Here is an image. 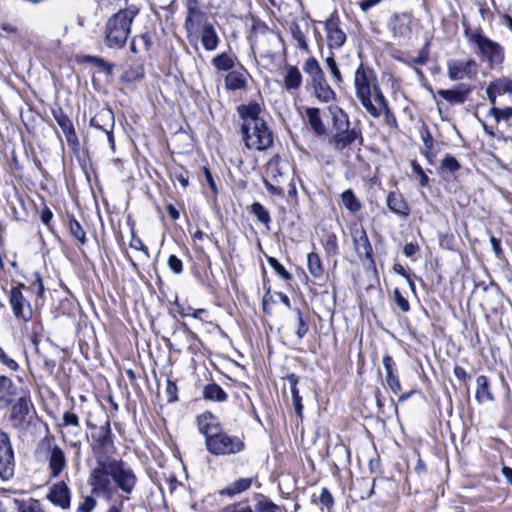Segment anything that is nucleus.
Instances as JSON below:
<instances>
[{"label":"nucleus","instance_id":"1","mask_svg":"<svg viewBox=\"0 0 512 512\" xmlns=\"http://www.w3.org/2000/svg\"><path fill=\"white\" fill-rule=\"evenodd\" d=\"M92 451L96 462L88 476L92 493L105 501H111L119 490L122 498L129 500L138 478L124 461L113 457L115 446L108 423L100 427L94 437Z\"/></svg>","mask_w":512,"mask_h":512},{"label":"nucleus","instance_id":"2","mask_svg":"<svg viewBox=\"0 0 512 512\" xmlns=\"http://www.w3.org/2000/svg\"><path fill=\"white\" fill-rule=\"evenodd\" d=\"M242 120L241 134L245 146L253 150H266L273 144V134L266 121L260 116L262 108L256 101L237 107Z\"/></svg>","mask_w":512,"mask_h":512},{"label":"nucleus","instance_id":"3","mask_svg":"<svg viewBox=\"0 0 512 512\" xmlns=\"http://www.w3.org/2000/svg\"><path fill=\"white\" fill-rule=\"evenodd\" d=\"M139 8L129 5L110 16L105 24L104 42L109 48L125 46L131 32V24L138 15Z\"/></svg>","mask_w":512,"mask_h":512},{"label":"nucleus","instance_id":"4","mask_svg":"<svg viewBox=\"0 0 512 512\" xmlns=\"http://www.w3.org/2000/svg\"><path fill=\"white\" fill-rule=\"evenodd\" d=\"M466 37L474 53L489 69L502 68L505 49L500 43L487 37L481 30L466 32Z\"/></svg>","mask_w":512,"mask_h":512},{"label":"nucleus","instance_id":"5","mask_svg":"<svg viewBox=\"0 0 512 512\" xmlns=\"http://www.w3.org/2000/svg\"><path fill=\"white\" fill-rule=\"evenodd\" d=\"M354 87L356 97L368 113H377L373 104L378 101V95L384 96L372 69L360 64L355 71Z\"/></svg>","mask_w":512,"mask_h":512},{"label":"nucleus","instance_id":"6","mask_svg":"<svg viewBox=\"0 0 512 512\" xmlns=\"http://www.w3.org/2000/svg\"><path fill=\"white\" fill-rule=\"evenodd\" d=\"M207 450L216 456L232 455L241 452L245 445L237 436L228 435L221 430L205 439Z\"/></svg>","mask_w":512,"mask_h":512},{"label":"nucleus","instance_id":"7","mask_svg":"<svg viewBox=\"0 0 512 512\" xmlns=\"http://www.w3.org/2000/svg\"><path fill=\"white\" fill-rule=\"evenodd\" d=\"M394 38L409 39L413 32L414 18L411 12H395L387 23Z\"/></svg>","mask_w":512,"mask_h":512},{"label":"nucleus","instance_id":"8","mask_svg":"<svg viewBox=\"0 0 512 512\" xmlns=\"http://www.w3.org/2000/svg\"><path fill=\"white\" fill-rule=\"evenodd\" d=\"M15 470L14 451L6 433L0 430V478L9 480Z\"/></svg>","mask_w":512,"mask_h":512},{"label":"nucleus","instance_id":"9","mask_svg":"<svg viewBox=\"0 0 512 512\" xmlns=\"http://www.w3.org/2000/svg\"><path fill=\"white\" fill-rule=\"evenodd\" d=\"M22 287L23 285H20L11 289L9 301L15 317L28 322L32 319L33 311L29 301L23 296Z\"/></svg>","mask_w":512,"mask_h":512},{"label":"nucleus","instance_id":"10","mask_svg":"<svg viewBox=\"0 0 512 512\" xmlns=\"http://www.w3.org/2000/svg\"><path fill=\"white\" fill-rule=\"evenodd\" d=\"M478 64L474 59L466 61L451 60L447 64L448 77L452 81L473 78L477 74Z\"/></svg>","mask_w":512,"mask_h":512},{"label":"nucleus","instance_id":"11","mask_svg":"<svg viewBox=\"0 0 512 512\" xmlns=\"http://www.w3.org/2000/svg\"><path fill=\"white\" fill-rule=\"evenodd\" d=\"M114 123L115 120L112 110L106 108L98 111L90 120V125L92 127L102 130L106 133L112 151H115V141L113 135Z\"/></svg>","mask_w":512,"mask_h":512},{"label":"nucleus","instance_id":"12","mask_svg":"<svg viewBox=\"0 0 512 512\" xmlns=\"http://www.w3.org/2000/svg\"><path fill=\"white\" fill-rule=\"evenodd\" d=\"M355 141H358L359 144L363 143L361 130L356 127L351 129L346 127L343 130L339 129L335 131V134L331 138L330 143L333 145L335 150L342 151L346 147L353 144Z\"/></svg>","mask_w":512,"mask_h":512},{"label":"nucleus","instance_id":"13","mask_svg":"<svg viewBox=\"0 0 512 512\" xmlns=\"http://www.w3.org/2000/svg\"><path fill=\"white\" fill-rule=\"evenodd\" d=\"M16 397L17 402L11 409L10 421L14 427H21L26 422L29 407L32 403L29 396L23 390H21Z\"/></svg>","mask_w":512,"mask_h":512},{"label":"nucleus","instance_id":"14","mask_svg":"<svg viewBox=\"0 0 512 512\" xmlns=\"http://www.w3.org/2000/svg\"><path fill=\"white\" fill-rule=\"evenodd\" d=\"M339 23V17L335 13L332 14L325 22L328 45L332 49H338L342 47L346 41V34L339 27Z\"/></svg>","mask_w":512,"mask_h":512},{"label":"nucleus","instance_id":"15","mask_svg":"<svg viewBox=\"0 0 512 512\" xmlns=\"http://www.w3.org/2000/svg\"><path fill=\"white\" fill-rule=\"evenodd\" d=\"M47 460L53 478H57L67 465L66 455L57 444H49Z\"/></svg>","mask_w":512,"mask_h":512},{"label":"nucleus","instance_id":"16","mask_svg":"<svg viewBox=\"0 0 512 512\" xmlns=\"http://www.w3.org/2000/svg\"><path fill=\"white\" fill-rule=\"evenodd\" d=\"M471 87L461 83L455 89L438 90L437 95L450 104H463L471 92Z\"/></svg>","mask_w":512,"mask_h":512},{"label":"nucleus","instance_id":"17","mask_svg":"<svg viewBox=\"0 0 512 512\" xmlns=\"http://www.w3.org/2000/svg\"><path fill=\"white\" fill-rule=\"evenodd\" d=\"M48 499L62 509L68 508L70 506V490L66 483L60 481L54 484L50 489Z\"/></svg>","mask_w":512,"mask_h":512},{"label":"nucleus","instance_id":"18","mask_svg":"<svg viewBox=\"0 0 512 512\" xmlns=\"http://www.w3.org/2000/svg\"><path fill=\"white\" fill-rule=\"evenodd\" d=\"M200 40L202 46L207 51H214L217 49L220 38L212 23L204 21L201 25Z\"/></svg>","mask_w":512,"mask_h":512},{"label":"nucleus","instance_id":"19","mask_svg":"<svg viewBox=\"0 0 512 512\" xmlns=\"http://www.w3.org/2000/svg\"><path fill=\"white\" fill-rule=\"evenodd\" d=\"M197 427L205 439L221 430L218 419L210 412H204L197 417Z\"/></svg>","mask_w":512,"mask_h":512},{"label":"nucleus","instance_id":"20","mask_svg":"<svg viewBox=\"0 0 512 512\" xmlns=\"http://www.w3.org/2000/svg\"><path fill=\"white\" fill-rule=\"evenodd\" d=\"M151 393H155L156 403L160 406L173 403L178 399L177 386H155V391L151 390Z\"/></svg>","mask_w":512,"mask_h":512},{"label":"nucleus","instance_id":"21","mask_svg":"<svg viewBox=\"0 0 512 512\" xmlns=\"http://www.w3.org/2000/svg\"><path fill=\"white\" fill-rule=\"evenodd\" d=\"M387 206L395 214L408 216L410 208L403 196L397 192H390L387 196Z\"/></svg>","mask_w":512,"mask_h":512},{"label":"nucleus","instance_id":"22","mask_svg":"<svg viewBox=\"0 0 512 512\" xmlns=\"http://www.w3.org/2000/svg\"><path fill=\"white\" fill-rule=\"evenodd\" d=\"M246 72L230 71L224 79L225 88L230 91L243 90L247 87Z\"/></svg>","mask_w":512,"mask_h":512},{"label":"nucleus","instance_id":"23","mask_svg":"<svg viewBox=\"0 0 512 512\" xmlns=\"http://www.w3.org/2000/svg\"><path fill=\"white\" fill-rule=\"evenodd\" d=\"M374 108L377 110V113H369L372 117L378 118L382 114L385 116V121L388 125L392 127L397 126L396 118L393 114V112L389 109L388 102L385 98V96H379L378 95V101L373 104Z\"/></svg>","mask_w":512,"mask_h":512},{"label":"nucleus","instance_id":"24","mask_svg":"<svg viewBox=\"0 0 512 512\" xmlns=\"http://www.w3.org/2000/svg\"><path fill=\"white\" fill-rule=\"evenodd\" d=\"M253 483L252 477L247 478H240L233 482H231L229 485H227L224 489L220 491L221 495H226L229 497H233L235 495H238L246 490H248Z\"/></svg>","mask_w":512,"mask_h":512},{"label":"nucleus","instance_id":"25","mask_svg":"<svg viewBox=\"0 0 512 512\" xmlns=\"http://www.w3.org/2000/svg\"><path fill=\"white\" fill-rule=\"evenodd\" d=\"M306 116L308 118L311 129L317 135H323L326 132L325 125L320 117V110L318 108L310 107L306 109Z\"/></svg>","mask_w":512,"mask_h":512},{"label":"nucleus","instance_id":"26","mask_svg":"<svg viewBox=\"0 0 512 512\" xmlns=\"http://www.w3.org/2000/svg\"><path fill=\"white\" fill-rule=\"evenodd\" d=\"M284 87L287 90H296L302 84V75L296 66H289L284 77Z\"/></svg>","mask_w":512,"mask_h":512},{"label":"nucleus","instance_id":"27","mask_svg":"<svg viewBox=\"0 0 512 512\" xmlns=\"http://www.w3.org/2000/svg\"><path fill=\"white\" fill-rule=\"evenodd\" d=\"M312 86L315 96L319 101L327 103L335 99L336 94L327 83L326 79Z\"/></svg>","mask_w":512,"mask_h":512},{"label":"nucleus","instance_id":"28","mask_svg":"<svg viewBox=\"0 0 512 512\" xmlns=\"http://www.w3.org/2000/svg\"><path fill=\"white\" fill-rule=\"evenodd\" d=\"M211 62L218 71H232L235 66V58L226 52L216 55Z\"/></svg>","mask_w":512,"mask_h":512},{"label":"nucleus","instance_id":"29","mask_svg":"<svg viewBox=\"0 0 512 512\" xmlns=\"http://www.w3.org/2000/svg\"><path fill=\"white\" fill-rule=\"evenodd\" d=\"M382 363L385 370V379L387 384H399L394 359L390 355H384Z\"/></svg>","mask_w":512,"mask_h":512},{"label":"nucleus","instance_id":"30","mask_svg":"<svg viewBox=\"0 0 512 512\" xmlns=\"http://www.w3.org/2000/svg\"><path fill=\"white\" fill-rule=\"evenodd\" d=\"M330 112L332 114V123L335 131L339 129H344L350 126V121L348 114L344 112L341 108L335 106L330 108Z\"/></svg>","mask_w":512,"mask_h":512},{"label":"nucleus","instance_id":"31","mask_svg":"<svg viewBox=\"0 0 512 512\" xmlns=\"http://www.w3.org/2000/svg\"><path fill=\"white\" fill-rule=\"evenodd\" d=\"M307 267L309 273L315 277L320 278L324 274V268L319 255L315 252H311L307 256Z\"/></svg>","mask_w":512,"mask_h":512},{"label":"nucleus","instance_id":"32","mask_svg":"<svg viewBox=\"0 0 512 512\" xmlns=\"http://www.w3.org/2000/svg\"><path fill=\"white\" fill-rule=\"evenodd\" d=\"M202 18L203 14L201 11L194 7L188 8L187 17L185 20V28L189 34L192 33L195 28L201 24Z\"/></svg>","mask_w":512,"mask_h":512},{"label":"nucleus","instance_id":"33","mask_svg":"<svg viewBox=\"0 0 512 512\" xmlns=\"http://www.w3.org/2000/svg\"><path fill=\"white\" fill-rule=\"evenodd\" d=\"M342 204L346 209L350 212H357L361 209V203L354 195L353 191L348 189L344 191L341 195Z\"/></svg>","mask_w":512,"mask_h":512},{"label":"nucleus","instance_id":"34","mask_svg":"<svg viewBox=\"0 0 512 512\" xmlns=\"http://www.w3.org/2000/svg\"><path fill=\"white\" fill-rule=\"evenodd\" d=\"M203 397L206 400L223 402L227 399V394L221 386H204Z\"/></svg>","mask_w":512,"mask_h":512},{"label":"nucleus","instance_id":"35","mask_svg":"<svg viewBox=\"0 0 512 512\" xmlns=\"http://www.w3.org/2000/svg\"><path fill=\"white\" fill-rule=\"evenodd\" d=\"M19 392L16 386H0V409L12 403Z\"/></svg>","mask_w":512,"mask_h":512},{"label":"nucleus","instance_id":"36","mask_svg":"<svg viewBox=\"0 0 512 512\" xmlns=\"http://www.w3.org/2000/svg\"><path fill=\"white\" fill-rule=\"evenodd\" d=\"M251 212L261 223L269 228L271 217L268 210L261 203H253L251 206Z\"/></svg>","mask_w":512,"mask_h":512},{"label":"nucleus","instance_id":"37","mask_svg":"<svg viewBox=\"0 0 512 512\" xmlns=\"http://www.w3.org/2000/svg\"><path fill=\"white\" fill-rule=\"evenodd\" d=\"M69 231L70 234L81 244L84 245L86 243V233L82 228L81 224L75 219L71 218L69 220Z\"/></svg>","mask_w":512,"mask_h":512},{"label":"nucleus","instance_id":"38","mask_svg":"<svg viewBox=\"0 0 512 512\" xmlns=\"http://www.w3.org/2000/svg\"><path fill=\"white\" fill-rule=\"evenodd\" d=\"M90 491H91V494L86 495L83 498V501L79 504L78 509H77L78 512H92L96 508V506H97L96 498H98V496L94 495L92 493L91 489H90ZM99 499H101V498L99 497Z\"/></svg>","mask_w":512,"mask_h":512},{"label":"nucleus","instance_id":"39","mask_svg":"<svg viewBox=\"0 0 512 512\" xmlns=\"http://www.w3.org/2000/svg\"><path fill=\"white\" fill-rule=\"evenodd\" d=\"M489 115L493 116L497 122H500L501 120L508 121L512 119V107H505L503 109L492 107L489 110Z\"/></svg>","mask_w":512,"mask_h":512},{"label":"nucleus","instance_id":"40","mask_svg":"<svg viewBox=\"0 0 512 512\" xmlns=\"http://www.w3.org/2000/svg\"><path fill=\"white\" fill-rule=\"evenodd\" d=\"M291 33H292V37L293 39L296 41L297 43V46L302 49V50H305L307 51L308 50V44L306 42V39H305V35L304 33L302 32L301 28L299 25L295 24L291 27Z\"/></svg>","mask_w":512,"mask_h":512},{"label":"nucleus","instance_id":"41","mask_svg":"<svg viewBox=\"0 0 512 512\" xmlns=\"http://www.w3.org/2000/svg\"><path fill=\"white\" fill-rule=\"evenodd\" d=\"M460 167L461 166L458 160L449 154L446 155L441 161V169L451 173L458 171Z\"/></svg>","mask_w":512,"mask_h":512},{"label":"nucleus","instance_id":"42","mask_svg":"<svg viewBox=\"0 0 512 512\" xmlns=\"http://www.w3.org/2000/svg\"><path fill=\"white\" fill-rule=\"evenodd\" d=\"M326 67L329 70L330 74L334 78L336 83L342 82V75L338 68V65L332 56H329L325 59Z\"/></svg>","mask_w":512,"mask_h":512},{"label":"nucleus","instance_id":"43","mask_svg":"<svg viewBox=\"0 0 512 512\" xmlns=\"http://www.w3.org/2000/svg\"><path fill=\"white\" fill-rule=\"evenodd\" d=\"M268 263L282 279L288 281L292 278L291 274L283 267L282 264L279 263L276 258L269 257Z\"/></svg>","mask_w":512,"mask_h":512},{"label":"nucleus","instance_id":"44","mask_svg":"<svg viewBox=\"0 0 512 512\" xmlns=\"http://www.w3.org/2000/svg\"><path fill=\"white\" fill-rule=\"evenodd\" d=\"M475 398L479 403L492 401L493 395L489 390V386H477L475 391Z\"/></svg>","mask_w":512,"mask_h":512},{"label":"nucleus","instance_id":"45","mask_svg":"<svg viewBox=\"0 0 512 512\" xmlns=\"http://www.w3.org/2000/svg\"><path fill=\"white\" fill-rule=\"evenodd\" d=\"M321 70L319 62L314 57H309L303 65V71L309 76L317 74Z\"/></svg>","mask_w":512,"mask_h":512},{"label":"nucleus","instance_id":"46","mask_svg":"<svg viewBox=\"0 0 512 512\" xmlns=\"http://www.w3.org/2000/svg\"><path fill=\"white\" fill-rule=\"evenodd\" d=\"M495 86L498 89V94L510 93L512 94V79L502 77L495 80Z\"/></svg>","mask_w":512,"mask_h":512},{"label":"nucleus","instance_id":"47","mask_svg":"<svg viewBox=\"0 0 512 512\" xmlns=\"http://www.w3.org/2000/svg\"><path fill=\"white\" fill-rule=\"evenodd\" d=\"M393 297H394V301H395L396 305L402 312L406 313L410 310V305H409L408 300L402 295V293L400 292V290L398 288L394 289Z\"/></svg>","mask_w":512,"mask_h":512},{"label":"nucleus","instance_id":"48","mask_svg":"<svg viewBox=\"0 0 512 512\" xmlns=\"http://www.w3.org/2000/svg\"><path fill=\"white\" fill-rule=\"evenodd\" d=\"M291 394H292V402H293L295 412L299 417H302V412H303L302 397L299 394L297 386H291Z\"/></svg>","mask_w":512,"mask_h":512},{"label":"nucleus","instance_id":"49","mask_svg":"<svg viewBox=\"0 0 512 512\" xmlns=\"http://www.w3.org/2000/svg\"><path fill=\"white\" fill-rule=\"evenodd\" d=\"M324 249L328 255H336L338 253L337 238L334 234L327 235L324 242Z\"/></svg>","mask_w":512,"mask_h":512},{"label":"nucleus","instance_id":"50","mask_svg":"<svg viewBox=\"0 0 512 512\" xmlns=\"http://www.w3.org/2000/svg\"><path fill=\"white\" fill-rule=\"evenodd\" d=\"M295 312H296L297 322H298L296 335L299 339H302L307 334L309 327H308V324L304 321L303 315H302V312L300 311V309H295Z\"/></svg>","mask_w":512,"mask_h":512},{"label":"nucleus","instance_id":"51","mask_svg":"<svg viewBox=\"0 0 512 512\" xmlns=\"http://www.w3.org/2000/svg\"><path fill=\"white\" fill-rule=\"evenodd\" d=\"M55 119H56L58 125L60 126V128L62 129L63 133L74 128L73 123L70 120V118L62 112H60L59 114H55Z\"/></svg>","mask_w":512,"mask_h":512},{"label":"nucleus","instance_id":"52","mask_svg":"<svg viewBox=\"0 0 512 512\" xmlns=\"http://www.w3.org/2000/svg\"><path fill=\"white\" fill-rule=\"evenodd\" d=\"M319 503L326 508H331L334 504V499L327 488H322L319 495Z\"/></svg>","mask_w":512,"mask_h":512},{"label":"nucleus","instance_id":"53","mask_svg":"<svg viewBox=\"0 0 512 512\" xmlns=\"http://www.w3.org/2000/svg\"><path fill=\"white\" fill-rule=\"evenodd\" d=\"M266 174L267 177H271L276 182H278V177H281L283 175L278 166V162L275 161H270L268 163Z\"/></svg>","mask_w":512,"mask_h":512},{"label":"nucleus","instance_id":"54","mask_svg":"<svg viewBox=\"0 0 512 512\" xmlns=\"http://www.w3.org/2000/svg\"><path fill=\"white\" fill-rule=\"evenodd\" d=\"M412 170L419 177V184L421 187L427 186L429 182L428 176L423 171L422 167L417 162H412Z\"/></svg>","mask_w":512,"mask_h":512},{"label":"nucleus","instance_id":"55","mask_svg":"<svg viewBox=\"0 0 512 512\" xmlns=\"http://www.w3.org/2000/svg\"><path fill=\"white\" fill-rule=\"evenodd\" d=\"M280 508L274 503L264 500L256 504V512H277Z\"/></svg>","mask_w":512,"mask_h":512},{"label":"nucleus","instance_id":"56","mask_svg":"<svg viewBox=\"0 0 512 512\" xmlns=\"http://www.w3.org/2000/svg\"><path fill=\"white\" fill-rule=\"evenodd\" d=\"M168 266L176 274H180L183 271L182 261L175 255H170L168 258Z\"/></svg>","mask_w":512,"mask_h":512},{"label":"nucleus","instance_id":"57","mask_svg":"<svg viewBox=\"0 0 512 512\" xmlns=\"http://www.w3.org/2000/svg\"><path fill=\"white\" fill-rule=\"evenodd\" d=\"M359 253H363L366 256L370 255L371 245L369 243L367 235L363 232V235L359 239V247L357 248Z\"/></svg>","mask_w":512,"mask_h":512},{"label":"nucleus","instance_id":"58","mask_svg":"<svg viewBox=\"0 0 512 512\" xmlns=\"http://www.w3.org/2000/svg\"><path fill=\"white\" fill-rule=\"evenodd\" d=\"M63 422L65 426L79 427V417L74 413L65 412Z\"/></svg>","mask_w":512,"mask_h":512},{"label":"nucleus","instance_id":"59","mask_svg":"<svg viewBox=\"0 0 512 512\" xmlns=\"http://www.w3.org/2000/svg\"><path fill=\"white\" fill-rule=\"evenodd\" d=\"M486 94L489 99V102L492 104V107H495L496 97H497V95H499L498 89L495 86V81L491 82L488 85V87L486 89Z\"/></svg>","mask_w":512,"mask_h":512},{"label":"nucleus","instance_id":"60","mask_svg":"<svg viewBox=\"0 0 512 512\" xmlns=\"http://www.w3.org/2000/svg\"><path fill=\"white\" fill-rule=\"evenodd\" d=\"M65 134V137H66V141L67 143L73 147V148H77L78 147V144H79V141H78V137H77V134L75 132V129L72 128L71 130L67 131L64 133Z\"/></svg>","mask_w":512,"mask_h":512},{"label":"nucleus","instance_id":"61","mask_svg":"<svg viewBox=\"0 0 512 512\" xmlns=\"http://www.w3.org/2000/svg\"><path fill=\"white\" fill-rule=\"evenodd\" d=\"M0 360L11 370H16L18 367L17 363L5 354V352L1 346H0Z\"/></svg>","mask_w":512,"mask_h":512},{"label":"nucleus","instance_id":"62","mask_svg":"<svg viewBox=\"0 0 512 512\" xmlns=\"http://www.w3.org/2000/svg\"><path fill=\"white\" fill-rule=\"evenodd\" d=\"M393 269H394V271H395L396 273H398L399 275H401V276L405 277V278H406V280H407V282H408V284H409V286H410V288H411L412 290H414V288H415V284H414V282L412 281V279L410 278V276L406 273V271H405L404 267H403L402 265H400V264H395V265H394V267H393Z\"/></svg>","mask_w":512,"mask_h":512},{"label":"nucleus","instance_id":"63","mask_svg":"<svg viewBox=\"0 0 512 512\" xmlns=\"http://www.w3.org/2000/svg\"><path fill=\"white\" fill-rule=\"evenodd\" d=\"M264 185L266 189L273 195H282L283 189L271 183L268 178H264Z\"/></svg>","mask_w":512,"mask_h":512},{"label":"nucleus","instance_id":"64","mask_svg":"<svg viewBox=\"0 0 512 512\" xmlns=\"http://www.w3.org/2000/svg\"><path fill=\"white\" fill-rule=\"evenodd\" d=\"M224 512H253V510L247 505H231L224 509Z\"/></svg>","mask_w":512,"mask_h":512}]
</instances>
